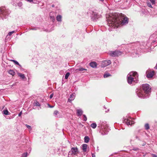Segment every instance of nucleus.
<instances>
[{
  "instance_id": "473e14b6",
  "label": "nucleus",
  "mask_w": 157,
  "mask_h": 157,
  "mask_svg": "<svg viewBox=\"0 0 157 157\" xmlns=\"http://www.w3.org/2000/svg\"><path fill=\"white\" fill-rule=\"evenodd\" d=\"M50 19L53 21V22H54V21L55 20V18L54 17L51 16L50 17Z\"/></svg>"
},
{
  "instance_id": "5701e85b",
  "label": "nucleus",
  "mask_w": 157,
  "mask_h": 157,
  "mask_svg": "<svg viewBox=\"0 0 157 157\" xmlns=\"http://www.w3.org/2000/svg\"><path fill=\"white\" fill-rule=\"evenodd\" d=\"M33 105L34 106H40V103L37 101H35L33 103Z\"/></svg>"
},
{
  "instance_id": "79ce46f5",
  "label": "nucleus",
  "mask_w": 157,
  "mask_h": 157,
  "mask_svg": "<svg viewBox=\"0 0 157 157\" xmlns=\"http://www.w3.org/2000/svg\"><path fill=\"white\" fill-rule=\"evenodd\" d=\"M53 94H51V95H50V98H52L53 97Z\"/></svg>"
},
{
  "instance_id": "f8f14e48",
  "label": "nucleus",
  "mask_w": 157,
  "mask_h": 157,
  "mask_svg": "<svg viewBox=\"0 0 157 157\" xmlns=\"http://www.w3.org/2000/svg\"><path fill=\"white\" fill-rule=\"evenodd\" d=\"M154 71H152L148 73L147 75V77L148 78H151L154 75Z\"/></svg>"
},
{
  "instance_id": "7ed1b4c3",
  "label": "nucleus",
  "mask_w": 157,
  "mask_h": 157,
  "mask_svg": "<svg viewBox=\"0 0 157 157\" xmlns=\"http://www.w3.org/2000/svg\"><path fill=\"white\" fill-rule=\"evenodd\" d=\"M98 127L99 128L100 132L102 135L107 134L110 130L107 122L105 121H100Z\"/></svg>"
},
{
  "instance_id": "a19ab883",
  "label": "nucleus",
  "mask_w": 157,
  "mask_h": 157,
  "mask_svg": "<svg viewBox=\"0 0 157 157\" xmlns=\"http://www.w3.org/2000/svg\"><path fill=\"white\" fill-rule=\"evenodd\" d=\"M92 157H96L95 154L94 153H92Z\"/></svg>"
},
{
  "instance_id": "e433bc0d",
  "label": "nucleus",
  "mask_w": 157,
  "mask_h": 157,
  "mask_svg": "<svg viewBox=\"0 0 157 157\" xmlns=\"http://www.w3.org/2000/svg\"><path fill=\"white\" fill-rule=\"evenodd\" d=\"M26 126L27 127V128H28V129H31V127L30 126L27 125V124H26Z\"/></svg>"
},
{
  "instance_id": "f3484780",
  "label": "nucleus",
  "mask_w": 157,
  "mask_h": 157,
  "mask_svg": "<svg viewBox=\"0 0 157 157\" xmlns=\"http://www.w3.org/2000/svg\"><path fill=\"white\" fill-rule=\"evenodd\" d=\"M18 75L19 77H20L22 79H26V78L25 76V75L24 74H22L21 73H18Z\"/></svg>"
},
{
  "instance_id": "8fccbe9b",
  "label": "nucleus",
  "mask_w": 157,
  "mask_h": 157,
  "mask_svg": "<svg viewBox=\"0 0 157 157\" xmlns=\"http://www.w3.org/2000/svg\"><path fill=\"white\" fill-rule=\"evenodd\" d=\"M52 7H53L54 6V5H52Z\"/></svg>"
},
{
  "instance_id": "c756f323",
  "label": "nucleus",
  "mask_w": 157,
  "mask_h": 157,
  "mask_svg": "<svg viewBox=\"0 0 157 157\" xmlns=\"http://www.w3.org/2000/svg\"><path fill=\"white\" fill-rule=\"evenodd\" d=\"M150 2L152 3V5H154L155 3V0H150Z\"/></svg>"
},
{
  "instance_id": "393cba45",
  "label": "nucleus",
  "mask_w": 157,
  "mask_h": 157,
  "mask_svg": "<svg viewBox=\"0 0 157 157\" xmlns=\"http://www.w3.org/2000/svg\"><path fill=\"white\" fill-rule=\"evenodd\" d=\"M10 61H13L16 65H19V66H20V65L19 64V63L16 61H15L13 59H10Z\"/></svg>"
},
{
  "instance_id": "58836bf2",
  "label": "nucleus",
  "mask_w": 157,
  "mask_h": 157,
  "mask_svg": "<svg viewBox=\"0 0 157 157\" xmlns=\"http://www.w3.org/2000/svg\"><path fill=\"white\" fill-rule=\"evenodd\" d=\"M16 32V31H13L10 32V35L14 33H15Z\"/></svg>"
},
{
  "instance_id": "0eeeda50",
  "label": "nucleus",
  "mask_w": 157,
  "mask_h": 157,
  "mask_svg": "<svg viewBox=\"0 0 157 157\" xmlns=\"http://www.w3.org/2000/svg\"><path fill=\"white\" fill-rule=\"evenodd\" d=\"M100 16L96 12H93L91 15V18L92 20L95 21L100 17Z\"/></svg>"
},
{
  "instance_id": "37998d69",
  "label": "nucleus",
  "mask_w": 157,
  "mask_h": 157,
  "mask_svg": "<svg viewBox=\"0 0 157 157\" xmlns=\"http://www.w3.org/2000/svg\"><path fill=\"white\" fill-rule=\"evenodd\" d=\"M48 106L51 108H52L54 106H51L50 105H49V104H48Z\"/></svg>"
},
{
  "instance_id": "b1692460",
  "label": "nucleus",
  "mask_w": 157,
  "mask_h": 157,
  "mask_svg": "<svg viewBox=\"0 0 157 157\" xmlns=\"http://www.w3.org/2000/svg\"><path fill=\"white\" fill-rule=\"evenodd\" d=\"M90 126L92 128L94 129L97 127V124L96 123H93L90 125Z\"/></svg>"
},
{
  "instance_id": "39448f33",
  "label": "nucleus",
  "mask_w": 157,
  "mask_h": 157,
  "mask_svg": "<svg viewBox=\"0 0 157 157\" xmlns=\"http://www.w3.org/2000/svg\"><path fill=\"white\" fill-rule=\"evenodd\" d=\"M8 16V11L5 7L0 8V18L2 20L6 18Z\"/></svg>"
},
{
  "instance_id": "4be33fe9",
  "label": "nucleus",
  "mask_w": 157,
  "mask_h": 157,
  "mask_svg": "<svg viewBox=\"0 0 157 157\" xmlns=\"http://www.w3.org/2000/svg\"><path fill=\"white\" fill-rule=\"evenodd\" d=\"M62 16L60 15H58L56 17V20L58 21H62Z\"/></svg>"
},
{
  "instance_id": "412c9836",
  "label": "nucleus",
  "mask_w": 157,
  "mask_h": 157,
  "mask_svg": "<svg viewBox=\"0 0 157 157\" xmlns=\"http://www.w3.org/2000/svg\"><path fill=\"white\" fill-rule=\"evenodd\" d=\"M84 142L86 143H87L90 140V138L88 136H85L84 138Z\"/></svg>"
},
{
  "instance_id": "c03bdc74",
  "label": "nucleus",
  "mask_w": 157,
  "mask_h": 157,
  "mask_svg": "<svg viewBox=\"0 0 157 157\" xmlns=\"http://www.w3.org/2000/svg\"><path fill=\"white\" fill-rule=\"evenodd\" d=\"M153 157H157V155L155 154H153Z\"/></svg>"
},
{
  "instance_id": "4468645a",
  "label": "nucleus",
  "mask_w": 157,
  "mask_h": 157,
  "mask_svg": "<svg viewBox=\"0 0 157 157\" xmlns=\"http://www.w3.org/2000/svg\"><path fill=\"white\" fill-rule=\"evenodd\" d=\"M90 66L94 68L96 67L97 63L95 62H91L90 63Z\"/></svg>"
},
{
  "instance_id": "6e6552de",
  "label": "nucleus",
  "mask_w": 157,
  "mask_h": 157,
  "mask_svg": "<svg viewBox=\"0 0 157 157\" xmlns=\"http://www.w3.org/2000/svg\"><path fill=\"white\" fill-rule=\"evenodd\" d=\"M124 121L128 125L133 124L134 122L132 121L131 118L124 119Z\"/></svg>"
},
{
  "instance_id": "72a5a7b5",
  "label": "nucleus",
  "mask_w": 157,
  "mask_h": 157,
  "mask_svg": "<svg viewBox=\"0 0 157 157\" xmlns=\"http://www.w3.org/2000/svg\"><path fill=\"white\" fill-rule=\"evenodd\" d=\"M83 116L84 117V118H83L84 121H86L87 119V117H86V116L85 115H83Z\"/></svg>"
},
{
  "instance_id": "bb28decb",
  "label": "nucleus",
  "mask_w": 157,
  "mask_h": 157,
  "mask_svg": "<svg viewBox=\"0 0 157 157\" xmlns=\"http://www.w3.org/2000/svg\"><path fill=\"white\" fill-rule=\"evenodd\" d=\"M70 74L69 72L67 73L65 75V79H67L68 78Z\"/></svg>"
},
{
  "instance_id": "a18cd8bd",
  "label": "nucleus",
  "mask_w": 157,
  "mask_h": 157,
  "mask_svg": "<svg viewBox=\"0 0 157 157\" xmlns=\"http://www.w3.org/2000/svg\"><path fill=\"white\" fill-rule=\"evenodd\" d=\"M99 1L101 2H103L104 0H98Z\"/></svg>"
},
{
  "instance_id": "7c9ffc66",
  "label": "nucleus",
  "mask_w": 157,
  "mask_h": 157,
  "mask_svg": "<svg viewBox=\"0 0 157 157\" xmlns=\"http://www.w3.org/2000/svg\"><path fill=\"white\" fill-rule=\"evenodd\" d=\"M28 155V153L26 152L25 153H24L22 154V157H26Z\"/></svg>"
},
{
  "instance_id": "c85d7f7f",
  "label": "nucleus",
  "mask_w": 157,
  "mask_h": 157,
  "mask_svg": "<svg viewBox=\"0 0 157 157\" xmlns=\"http://www.w3.org/2000/svg\"><path fill=\"white\" fill-rule=\"evenodd\" d=\"M147 6L151 8H153V7L152 6V5H151V3L149 2H147Z\"/></svg>"
},
{
  "instance_id": "20e7f679",
  "label": "nucleus",
  "mask_w": 157,
  "mask_h": 157,
  "mask_svg": "<svg viewBox=\"0 0 157 157\" xmlns=\"http://www.w3.org/2000/svg\"><path fill=\"white\" fill-rule=\"evenodd\" d=\"M138 75L136 72L132 71L127 75V80L129 84L132 83V82L136 83L138 79Z\"/></svg>"
},
{
  "instance_id": "f03ea898",
  "label": "nucleus",
  "mask_w": 157,
  "mask_h": 157,
  "mask_svg": "<svg viewBox=\"0 0 157 157\" xmlns=\"http://www.w3.org/2000/svg\"><path fill=\"white\" fill-rule=\"evenodd\" d=\"M142 89H138L136 91L137 96L139 98H144L148 97V94L151 91V87L147 84H143Z\"/></svg>"
},
{
  "instance_id": "6ab92c4d",
  "label": "nucleus",
  "mask_w": 157,
  "mask_h": 157,
  "mask_svg": "<svg viewBox=\"0 0 157 157\" xmlns=\"http://www.w3.org/2000/svg\"><path fill=\"white\" fill-rule=\"evenodd\" d=\"M87 147V145L86 144H83L82 145V150L84 152H86Z\"/></svg>"
},
{
  "instance_id": "f257e3e1",
  "label": "nucleus",
  "mask_w": 157,
  "mask_h": 157,
  "mask_svg": "<svg viewBox=\"0 0 157 157\" xmlns=\"http://www.w3.org/2000/svg\"><path fill=\"white\" fill-rule=\"evenodd\" d=\"M108 24L109 26L113 28L118 27L121 25H125L128 23V19L122 13H110L106 16Z\"/></svg>"
},
{
  "instance_id": "4c0bfd02",
  "label": "nucleus",
  "mask_w": 157,
  "mask_h": 157,
  "mask_svg": "<svg viewBox=\"0 0 157 157\" xmlns=\"http://www.w3.org/2000/svg\"><path fill=\"white\" fill-rule=\"evenodd\" d=\"M26 1L30 3L33 2V0H26Z\"/></svg>"
},
{
  "instance_id": "ddd939ff",
  "label": "nucleus",
  "mask_w": 157,
  "mask_h": 157,
  "mask_svg": "<svg viewBox=\"0 0 157 157\" xmlns=\"http://www.w3.org/2000/svg\"><path fill=\"white\" fill-rule=\"evenodd\" d=\"M77 114L78 116H81L82 115L83 113V111L82 109H77Z\"/></svg>"
},
{
  "instance_id": "dca6fc26",
  "label": "nucleus",
  "mask_w": 157,
  "mask_h": 157,
  "mask_svg": "<svg viewBox=\"0 0 157 157\" xmlns=\"http://www.w3.org/2000/svg\"><path fill=\"white\" fill-rule=\"evenodd\" d=\"M10 32L8 33V35L6 36V39H5V42H8L10 40Z\"/></svg>"
},
{
  "instance_id": "9b49d317",
  "label": "nucleus",
  "mask_w": 157,
  "mask_h": 157,
  "mask_svg": "<svg viewBox=\"0 0 157 157\" xmlns=\"http://www.w3.org/2000/svg\"><path fill=\"white\" fill-rule=\"evenodd\" d=\"M54 115L56 117H61V114L57 110H55L54 112Z\"/></svg>"
},
{
  "instance_id": "423d86ee",
  "label": "nucleus",
  "mask_w": 157,
  "mask_h": 157,
  "mask_svg": "<svg viewBox=\"0 0 157 157\" xmlns=\"http://www.w3.org/2000/svg\"><path fill=\"white\" fill-rule=\"evenodd\" d=\"M109 55L113 57L118 56L122 54V52L120 51L117 50L110 51L109 53Z\"/></svg>"
},
{
  "instance_id": "a211bd4d",
  "label": "nucleus",
  "mask_w": 157,
  "mask_h": 157,
  "mask_svg": "<svg viewBox=\"0 0 157 157\" xmlns=\"http://www.w3.org/2000/svg\"><path fill=\"white\" fill-rule=\"evenodd\" d=\"M86 70H87L86 69L83 68L82 67H81V68H80L78 69H75V70L74 71L75 72H77L78 71H86Z\"/></svg>"
},
{
  "instance_id": "2eb2a0df",
  "label": "nucleus",
  "mask_w": 157,
  "mask_h": 157,
  "mask_svg": "<svg viewBox=\"0 0 157 157\" xmlns=\"http://www.w3.org/2000/svg\"><path fill=\"white\" fill-rule=\"evenodd\" d=\"M75 95L74 94H72L70 95V98L69 99L68 101L69 102H71V101L73 100L75 98Z\"/></svg>"
},
{
  "instance_id": "cd10ccee",
  "label": "nucleus",
  "mask_w": 157,
  "mask_h": 157,
  "mask_svg": "<svg viewBox=\"0 0 157 157\" xmlns=\"http://www.w3.org/2000/svg\"><path fill=\"white\" fill-rule=\"evenodd\" d=\"M111 75L109 74H105L104 75V78H106L110 76Z\"/></svg>"
},
{
  "instance_id": "ea45409f",
  "label": "nucleus",
  "mask_w": 157,
  "mask_h": 157,
  "mask_svg": "<svg viewBox=\"0 0 157 157\" xmlns=\"http://www.w3.org/2000/svg\"><path fill=\"white\" fill-rule=\"evenodd\" d=\"M22 111H21L18 114V116L19 117H20L21 116V114H22Z\"/></svg>"
},
{
  "instance_id": "f704fd0d",
  "label": "nucleus",
  "mask_w": 157,
  "mask_h": 157,
  "mask_svg": "<svg viewBox=\"0 0 157 157\" xmlns=\"http://www.w3.org/2000/svg\"><path fill=\"white\" fill-rule=\"evenodd\" d=\"M139 150V149L138 148L136 147V148H133L132 149V150L134 151H138Z\"/></svg>"
},
{
  "instance_id": "1a4fd4ad",
  "label": "nucleus",
  "mask_w": 157,
  "mask_h": 157,
  "mask_svg": "<svg viewBox=\"0 0 157 157\" xmlns=\"http://www.w3.org/2000/svg\"><path fill=\"white\" fill-rule=\"evenodd\" d=\"M71 153V155H75L78 153V149L76 147H72L71 148V151H70L69 153Z\"/></svg>"
},
{
  "instance_id": "3c124183",
  "label": "nucleus",
  "mask_w": 157,
  "mask_h": 157,
  "mask_svg": "<svg viewBox=\"0 0 157 157\" xmlns=\"http://www.w3.org/2000/svg\"><path fill=\"white\" fill-rule=\"evenodd\" d=\"M104 108H105V109H106L105 106L104 107Z\"/></svg>"
},
{
  "instance_id": "aec40b11",
  "label": "nucleus",
  "mask_w": 157,
  "mask_h": 157,
  "mask_svg": "<svg viewBox=\"0 0 157 157\" xmlns=\"http://www.w3.org/2000/svg\"><path fill=\"white\" fill-rule=\"evenodd\" d=\"M2 113L3 115H7L9 114V113L7 109L4 110L2 111Z\"/></svg>"
},
{
  "instance_id": "09e8293b",
  "label": "nucleus",
  "mask_w": 157,
  "mask_h": 157,
  "mask_svg": "<svg viewBox=\"0 0 157 157\" xmlns=\"http://www.w3.org/2000/svg\"><path fill=\"white\" fill-rule=\"evenodd\" d=\"M145 145V143H144L142 145L143 146H144Z\"/></svg>"
},
{
  "instance_id": "c9c22d12",
  "label": "nucleus",
  "mask_w": 157,
  "mask_h": 157,
  "mask_svg": "<svg viewBox=\"0 0 157 157\" xmlns=\"http://www.w3.org/2000/svg\"><path fill=\"white\" fill-rule=\"evenodd\" d=\"M22 4L21 2H19L18 3V6L19 7H21L22 6Z\"/></svg>"
},
{
  "instance_id": "de8ad7c7",
  "label": "nucleus",
  "mask_w": 157,
  "mask_h": 157,
  "mask_svg": "<svg viewBox=\"0 0 157 157\" xmlns=\"http://www.w3.org/2000/svg\"><path fill=\"white\" fill-rule=\"evenodd\" d=\"M8 73L10 74V70H9L8 71Z\"/></svg>"
},
{
  "instance_id": "a878e982",
  "label": "nucleus",
  "mask_w": 157,
  "mask_h": 157,
  "mask_svg": "<svg viewBox=\"0 0 157 157\" xmlns=\"http://www.w3.org/2000/svg\"><path fill=\"white\" fill-rule=\"evenodd\" d=\"M145 128L146 130H148L149 128V126L148 124H146L145 125Z\"/></svg>"
},
{
  "instance_id": "603ef678",
  "label": "nucleus",
  "mask_w": 157,
  "mask_h": 157,
  "mask_svg": "<svg viewBox=\"0 0 157 157\" xmlns=\"http://www.w3.org/2000/svg\"><path fill=\"white\" fill-rule=\"evenodd\" d=\"M6 117V118H7V119H8V118H7V117Z\"/></svg>"
},
{
  "instance_id": "2f4dec72",
  "label": "nucleus",
  "mask_w": 157,
  "mask_h": 157,
  "mask_svg": "<svg viewBox=\"0 0 157 157\" xmlns=\"http://www.w3.org/2000/svg\"><path fill=\"white\" fill-rule=\"evenodd\" d=\"M15 74V72L13 71V70H10V75H12L13 76Z\"/></svg>"
},
{
  "instance_id": "9d476101",
  "label": "nucleus",
  "mask_w": 157,
  "mask_h": 157,
  "mask_svg": "<svg viewBox=\"0 0 157 157\" xmlns=\"http://www.w3.org/2000/svg\"><path fill=\"white\" fill-rule=\"evenodd\" d=\"M111 63L110 60H105L102 62V67H105L110 65Z\"/></svg>"
},
{
  "instance_id": "49530a36",
  "label": "nucleus",
  "mask_w": 157,
  "mask_h": 157,
  "mask_svg": "<svg viewBox=\"0 0 157 157\" xmlns=\"http://www.w3.org/2000/svg\"><path fill=\"white\" fill-rule=\"evenodd\" d=\"M155 68L157 69V63L156 66L155 67Z\"/></svg>"
}]
</instances>
